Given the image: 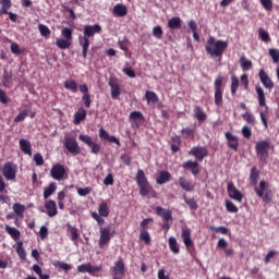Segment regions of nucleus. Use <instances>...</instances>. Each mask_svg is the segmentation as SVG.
<instances>
[{
  "label": "nucleus",
  "mask_w": 279,
  "mask_h": 279,
  "mask_svg": "<svg viewBox=\"0 0 279 279\" xmlns=\"http://www.w3.org/2000/svg\"><path fill=\"white\" fill-rule=\"evenodd\" d=\"M182 138H194L195 137V129L183 128L181 130Z\"/></svg>",
  "instance_id": "obj_41"
},
{
  "label": "nucleus",
  "mask_w": 279,
  "mask_h": 279,
  "mask_svg": "<svg viewBox=\"0 0 279 279\" xmlns=\"http://www.w3.org/2000/svg\"><path fill=\"white\" fill-rule=\"evenodd\" d=\"M14 247L20 258H22V260H25V258H27V254L25 253V247H23V242L22 241L16 242Z\"/></svg>",
  "instance_id": "obj_37"
},
{
  "label": "nucleus",
  "mask_w": 279,
  "mask_h": 279,
  "mask_svg": "<svg viewBox=\"0 0 279 279\" xmlns=\"http://www.w3.org/2000/svg\"><path fill=\"white\" fill-rule=\"evenodd\" d=\"M269 56L272 58L275 64L279 63V50L278 49H269Z\"/></svg>",
  "instance_id": "obj_55"
},
{
  "label": "nucleus",
  "mask_w": 279,
  "mask_h": 279,
  "mask_svg": "<svg viewBox=\"0 0 279 279\" xmlns=\"http://www.w3.org/2000/svg\"><path fill=\"white\" fill-rule=\"evenodd\" d=\"M169 29H182V19L174 16L168 21Z\"/></svg>",
  "instance_id": "obj_29"
},
{
  "label": "nucleus",
  "mask_w": 279,
  "mask_h": 279,
  "mask_svg": "<svg viewBox=\"0 0 279 279\" xmlns=\"http://www.w3.org/2000/svg\"><path fill=\"white\" fill-rule=\"evenodd\" d=\"M181 239H183L185 247H193V240L191 239V229L183 228L181 232Z\"/></svg>",
  "instance_id": "obj_24"
},
{
  "label": "nucleus",
  "mask_w": 279,
  "mask_h": 279,
  "mask_svg": "<svg viewBox=\"0 0 279 279\" xmlns=\"http://www.w3.org/2000/svg\"><path fill=\"white\" fill-rule=\"evenodd\" d=\"M191 156H195L198 162H202L208 156V148L204 146H195L190 150Z\"/></svg>",
  "instance_id": "obj_14"
},
{
  "label": "nucleus",
  "mask_w": 279,
  "mask_h": 279,
  "mask_svg": "<svg viewBox=\"0 0 279 279\" xmlns=\"http://www.w3.org/2000/svg\"><path fill=\"white\" fill-rule=\"evenodd\" d=\"M215 86V104L217 106H223V89H221V86H223V76H217L214 83Z\"/></svg>",
  "instance_id": "obj_9"
},
{
  "label": "nucleus",
  "mask_w": 279,
  "mask_h": 279,
  "mask_svg": "<svg viewBox=\"0 0 279 279\" xmlns=\"http://www.w3.org/2000/svg\"><path fill=\"white\" fill-rule=\"evenodd\" d=\"M226 208L228 213H239V207H236V205H234V203L231 201L226 202Z\"/></svg>",
  "instance_id": "obj_56"
},
{
  "label": "nucleus",
  "mask_w": 279,
  "mask_h": 279,
  "mask_svg": "<svg viewBox=\"0 0 279 279\" xmlns=\"http://www.w3.org/2000/svg\"><path fill=\"white\" fill-rule=\"evenodd\" d=\"M145 99H146L147 104H158V101H159L158 94H156V92H151V90H146Z\"/></svg>",
  "instance_id": "obj_35"
},
{
  "label": "nucleus",
  "mask_w": 279,
  "mask_h": 279,
  "mask_svg": "<svg viewBox=\"0 0 279 279\" xmlns=\"http://www.w3.org/2000/svg\"><path fill=\"white\" fill-rule=\"evenodd\" d=\"M258 37L260 38V40H263V43H269V40H271V37H269V33H267V31H265L264 28L258 29Z\"/></svg>",
  "instance_id": "obj_52"
},
{
  "label": "nucleus",
  "mask_w": 279,
  "mask_h": 279,
  "mask_svg": "<svg viewBox=\"0 0 279 279\" xmlns=\"http://www.w3.org/2000/svg\"><path fill=\"white\" fill-rule=\"evenodd\" d=\"M263 8H265L268 12L274 10V2L271 0H260Z\"/></svg>",
  "instance_id": "obj_62"
},
{
  "label": "nucleus",
  "mask_w": 279,
  "mask_h": 279,
  "mask_svg": "<svg viewBox=\"0 0 279 279\" xmlns=\"http://www.w3.org/2000/svg\"><path fill=\"white\" fill-rule=\"evenodd\" d=\"M107 243H110V230L107 228H100L99 247H104Z\"/></svg>",
  "instance_id": "obj_25"
},
{
  "label": "nucleus",
  "mask_w": 279,
  "mask_h": 279,
  "mask_svg": "<svg viewBox=\"0 0 279 279\" xmlns=\"http://www.w3.org/2000/svg\"><path fill=\"white\" fill-rule=\"evenodd\" d=\"M45 208L47 210L48 217H56L58 215V206L56 205L53 199H49L45 204Z\"/></svg>",
  "instance_id": "obj_23"
},
{
  "label": "nucleus",
  "mask_w": 279,
  "mask_h": 279,
  "mask_svg": "<svg viewBox=\"0 0 279 279\" xmlns=\"http://www.w3.org/2000/svg\"><path fill=\"white\" fill-rule=\"evenodd\" d=\"M82 101L85 106V108H90L92 99H90V94H84L82 97Z\"/></svg>",
  "instance_id": "obj_64"
},
{
  "label": "nucleus",
  "mask_w": 279,
  "mask_h": 279,
  "mask_svg": "<svg viewBox=\"0 0 279 279\" xmlns=\"http://www.w3.org/2000/svg\"><path fill=\"white\" fill-rule=\"evenodd\" d=\"M5 232L11 235L13 241H16V243L21 240V231L14 227H10L9 225H5Z\"/></svg>",
  "instance_id": "obj_26"
},
{
  "label": "nucleus",
  "mask_w": 279,
  "mask_h": 279,
  "mask_svg": "<svg viewBox=\"0 0 279 279\" xmlns=\"http://www.w3.org/2000/svg\"><path fill=\"white\" fill-rule=\"evenodd\" d=\"M98 214L100 217H108L110 215V209H108V203L102 202L98 207Z\"/></svg>",
  "instance_id": "obj_42"
},
{
  "label": "nucleus",
  "mask_w": 279,
  "mask_h": 279,
  "mask_svg": "<svg viewBox=\"0 0 279 279\" xmlns=\"http://www.w3.org/2000/svg\"><path fill=\"white\" fill-rule=\"evenodd\" d=\"M20 147L23 154H26L27 156H32V143H29V141L25 138L20 140Z\"/></svg>",
  "instance_id": "obj_31"
},
{
  "label": "nucleus",
  "mask_w": 279,
  "mask_h": 279,
  "mask_svg": "<svg viewBox=\"0 0 279 279\" xmlns=\"http://www.w3.org/2000/svg\"><path fill=\"white\" fill-rule=\"evenodd\" d=\"M227 193L231 199L240 203L243 202V193H241V191L234 186V183H228Z\"/></svg>",
  "instance_id": "obj_13"
},
{
  "label": "nucleus",
  "mask_w": 279,
  "mask_h": 279,
  "mask_svg": "<svg viewBox=\"0 0 279 279\" xmlns=\"http://www.w3.org/2000/svg\"><path fill=\"white\" fill-rule=\"evenodd\" d=\"M27 117H29V111L23 110L22 112H20V113L14 118V122H15V123H21V121H25V119H27Z\"/></svg>",
  "instance_id": "obj_54"
},
{
  "label": "nucleus",
  "mask_w": 279,
  "mask_h": 279,
  "mask_svg": "<svg viewBox=\"0 0 279 279\" xmlns=\"http://www.w3.org/2000/svg\"><path fill=\"white\" fill-rule=\"evenodd\" d=\"M86 119V109L78 108L74 114V125H80Z\"/></svg>",
  "instance_id": "obj_27"
},
{
  "label": "nucleus",
  "mask_w": 279,
  "mask_h": 279,
  "mask_svg": "<svg viewBox=\"0 0 279 279\" xmlns=\"http://www.w3.org/2000/svg\"><path fill=\"white\" fill-rule=\"evenodd\" d=\"M209 230L220 234H228V232H230V230L227 227H210Z\"/></svg>",
  "instance_id": "obj_57"
},
{
  "label": "nucleus",
  "mask_w": 279,
  "mask_h": 279,
  "mask_svg": "<svg viewBox=\"0 0 279 279\" xmlns=\"http://www.w3.org/2000/svg\"><path fill=\"white\" fill-rule=\"evenodd\" d=\"M11 52L15 53V56H21V53H23V50H21V47L19 46V44L13 43L11 44Z\"/></svg>",
  "instance_id": "obj_63"
},
{
  "label": "nucleus",
  "mask_w": 279,
  "mask_h": 279,
  "mask_svg": "<svg viewBox=\"0 0 279 279\" xmlns=\"http://www.w3.org/2000/svg\"><path fill=\"white\" fill-rule=\"evenodd\" d=\"M183 169L185 171H191L192 174L194 175H199V162L193 161V160H187L182 165Z\"/></svg>",
  "instance_id": "obj_17"
},
{
  "label": "nucleus",
  "mask_w": 279,
  "mask_h": 279,
  "mask_svg": "<svg viewBox=\"0 0 279 279\" xmlns=\"http://www.w3.org/2000/svg\"><path fill=\"white\" fill-rule=\"evenodd\" d=\"M155 210L158 217H162L163 221H171V219H173V214L169 209L158 206L155 208Z\"/></svg>",
  "instance_id": "obj_21"
},
{
  "label": "nucleus",
  "mask_w": 279,
  "mask_h": 279,
  "mask_svg": "<svg viewBox=\"0 0 279 279\" xmlns=\"http://www.w3.org/2000/svg\"><path fill=\"white\" fill-rule=\"evenodd\" d=\"M242 119H243L244 121H246V123H248V125H256V118L254 117L253 113L245 112V113L242 116Z\"/></svg>",
  "instance_id": "obj_48"
},
{
  "label": "nucleus",
  "mask_w": 279,
  "mask_h": 279,
  "mask_svg": "<svg viewBox=\"0 0 279 279\" xmlns=\"http://www.w3.org/2000/svg\"><path fill=\"white\" fill-rule=\"evenodd\" d=\"M68 232L71 234V241H77L80 239V233H77V228L71 226L70 223L66 225Z\"/></svg>",
  "instance_id": "obj_44"
},
{
  "label": "nucleus",
  "mask_w": 279,
  "mask_h": 279,
  "mask_svg": "<svg viewBox=\"0 0 279 279\" xmlns=\"http://www.w3.org/2000/svg\"><path fill=\"white\" fill-rule=\"evenodd\" d=\"M194 114L199 123H204V121H206V119H208V116L206 114L204 109H202V107H199V106H195Z\"/></svg>",
  "instance_id": "obj_28"
},
{
  "label": "nucleus",
  "mask_w": 279,
  "mask_h": 279,
  "mask_svg": "<svg viewBox=\"0 0 279 279\" xmlns=\"http://www.w3.org/2000/svg\"><path fill=\"white\" fill-rule=\"evenodd\" d=\"M255 90L257 94L258 106L260 108H266V110H269V107H267V98L265 97V89H263L260 85H256Z\"/></svg>",
  "instance_id": "obj_16"
},
{
  "label": "nucleus",
  "mask_w": 279,
  "mask_h": 279,
  "mask_svg": "<svg viewBox=\"0 0 279 279\" xmlns=\"http://www.w3.org/2000/svg\"><path fill=\"white\" fill-rule=\"evenodd\" d=\"M93 187H80L77 189V193L81 197H86V195H90Z\"/></svg>",
  "instance_id": "obj_59"
},
{
  "label": "nucleus",
  "mask_w": 279,
  "mask_h": 279,
  "mask_svg": "<svg viewBox=\"0 0 279 279\" xmlns=\"http://www.w3.org/2000/svg\"><path fill=\"white\" fill-rule=\"evenodd\" d=\"M0 14H8V10L12 8V0H1Z\"/></svg>",
  "instance_id": "obj_43"
},
{
  "label": "nucleus",
  "mask_w": 279,
  "mask_h": 279,
  "mask_svg": "<svg viewBox=\"0 0 279 279\" xmlns=\"http://www.w3.org/2000/svg\"><path fill=\"white\" fill-rule=\"evenodd\" d=\"M113 274H114V276H123V274H125V264H123L122 258H120V260H118L114 264Z\"/></svg>",
  "instance_id": "obj_32"
},
{
  "label": "nucleus",
  "mask_w": 279,
  "mask_h": 279,
  "mask_svg": "<svg viewBox=\"0 0 279 279\" xmlns=\"http://www.w3.org/2000/svg\"><path fill=\"white\" fill-rule=\"evenodd\" d=\"M32 269L40 279H49L50 278L48 274H43V268H40L38 266V264L33 265Z\"/></svg>",
  "instance_id": "obj_46"
},
{
  "label": "nucleus",
  "mask_w": 279,
  "mask_h": 279,
  "mask_svg": "<svg viewBox=\"0 0 279 279\" xmlns=\"http://www.w3.org/2000/svg\"><path fill=\"white\" fill-rule=\"evenodd\" d=\"M179 186H181V189H183V191H187V193L195 191V184H193V182L186 180V177L179 178Z\"/></svg>",
  "instance_id": "obj_22"
},
{
  "label": "nucleus",
  "mask_w": 279,
  "mask_h": 279,
  "mask_svg": "<svg viewBox=\"0 0 279 279\" xmlns=\"http://www.w3.org/2000/svg\"><path fill=\"white\" fill-rule=\"evenodd\" d=\"M61 35L64 39H57L56 45L58 49H70L73 45V28L64 27L61 31Z\"/></svg>",
  "instance_id": "obj_5"
},
{
  "label": "nucleus",
  "mask_w": 279,
  "mask_h": 279,
  "mask_svg": "<svg viewBox=\"0 0 279 279\" xmlns=\"http://www.w3.org/2000/svg\"><path fill=\"white\" fill-rule=\"evenodd\" d=\"M95 34H101V25H86L83 31V38L80 37V45L82 47V56L84 59L88 56V49L90 47V38L95 36Z\"/></svg>",
  "instance_id": "obj_1"
},
{
  "label": "nucleus",
  "mask_w": 279,
  "mask_h": 279,
  "mask_svg": "<svg viewBox=\"0 0 279 279\" xmlns=\"http://www.w3.org/2000/svg\"><path fill=\"white\" fill-rule=\"evenodd\" d=\"M225 136L227 138L228 147H230V149H233V151H239V137L232 134V132H227Z\"/></svg>",
  "instance_id": "obj_15"
},
{
  "label": "nucleus",
  "mask_w": 279,
  "mask_h": 279,
  "mask_svg": "<svg viewBox=\"0 0 279 279\" xmlns=\"http://www.w3.org/2000/svg\"><path fill=\"white\" fill-rule=\"evenodd\" d=\"M151 221H154V219H151V218L144 219L140 225V232H143V230H147L149 228V223H151Z\"/></svg>",
  "instance_id": "obj_61"
},
{
  "label": "nucleus",
  "mask_w": 279,
  "mask_h": 279,
  "mask_svg": "<svg viewBox=\"0 0 279 279\" xmlns=\"http://www.w3.org/2000/svg\"><path fill=\"white\" fill-rule=\"evenodd\" d=\"M13 213H15L16 217L23 219V215L25 213V205L21 203L13 204Z\"/></svg>",
  "instance_id": "obj_39"
},
{
  "label": "nucleus",
  "mask_w": 279,
  "mask_h": 279,
  "mask_svg": "<svg viewBox=\"0 0 279 279\" xmlns=\"http://www.w3.org/2000/svg\"><path fill=\"white\" fill-rule=\"evenodd\" d=\"M240 64L243 71H250V69H252V61L246 60L245 57L240 58Z\"/></svg>",
  "instance_id": "obj_53"
},
{
  "label": "nucleus",
  "mask_w": 279,
  "mask_h": 279,
  "mask_svg": "<svg viewBox=\"0 0 279 279\" xmlns=\"http://www.w3.org/2000/svg\"><path fill=\"white\" fill-rule=\"evenodd\" d=\"M113 14L114 16H126L128 15V7H125L124 4L118 3L114 5L113 8Z\"/></svg>",
  "instance_id": "obj_30"
},
{
  "label": "nucleus",
  "mask_w": 279,
  "mask_h": 279,
  "mask_svg": "<svg viewBox=\"0 0 279 279\" xmlns=\"http://www.w3.org/2000/svg\"><path fill=\"white\" fill-rule=\"evenodd\" d=\"M140 239L141 241H144L146 245L151 243V236H149V232H147V230L140 231Z\"/></svg>",
  "instance_id": "obj_51"
},
{
  "label": "nucleus",
  "mask_w": 279,
  "mask_h": 279,
  "mask_svg": "<svg viewBox=\"0 0 279 279\" xmlns=\"http://www.w3.org/2000/svg\"><path fill=\"white\" fill-rule=\"evenodd\" d=\"M228 49V41L221 39L216 40L215 37L210 36L205 45V51L210 58H221L223 52Z\"/></svg>",
  "instance_id": "obj_2"
},
{
  "label": "nucleus",
  "mask_w": 279,
  "mask_h": 279,
  "mask_svg": "<svg viewBox=\"0 0 279 279\" xmlns=\"http://www.w3.org/2000/svg\"><path fill=\"white\" fill-rule=\"evenodd\" d=\"M258 178H260V172L258 171V168H256V166H254L251 169V175H250L251 184L253 186H256V184H258Z\"/></svg>",
  "instance_id": "obj_34"
},
{
  "label": "nucleus",
  "mask_w": 279,
  "mask_h": 279,
  "mask_svg": "<svg viewBox=\"0 0 279 279\" xmlns=\"http://www.w3.org/2000/svg\"><path fill=\"white\" fill-rule=\"evenodd\" d=\"M64 88L72 90V93H77V83L74 80H68L64 82Z\"/></svg>",
  "instance_id": "obj_45"
},
{
  "label": "nucleus",
  "mask_w": 279,
  "mask_h": 279,
  "mask_svg": "<svg viewBox=\"0 0 279 279\" xmlns=\"http://www.w3.org/2000/svg\"><path fill=\"white\" fill-rule=\"evenodd\" d=\"M78 140L82 143H85V145H88L92 149V154H99V151H101V146H99V144L93 142V137H90L89 135H80Z\"/></svg>",
  "instance_id": "obj_11"
},
{
  "label": "nucleus",
  "mask_w": 279,
  "mask_h": 279,
  "mask_svg": "<svg viewBox=\"0 0 279 279\" xmlns=\"http://www.w3.org/2000/svg\"><path fill=\"white\" fill-rule=\"evenodd\" d=\"M157 184H167L171 182V173L169 171H161L159 178L156 179Z\"/></svg>",
  "instance_id": "obj_33"
},
{
  "label": "nucleus",
  "mask_w": 279,
  "mask_h": 279,
  "mask_svg": "<svg viewBox=\"0 0 279 279\" xmlns=\"http://www.w3.org/2000/svg\"><path fill=\"white\" fill-rule=\"evenodd\" d=\"M56 189H58V186L56 185V182H52L49 184V186L45 187L44 199H49V197H51V195L56 193Z\"/></svg>",
  "instance_id": "obj_36"
},
{
  "label": "nucleus",
  "mask_w": 279,
  "mask_h": 279,
  "mask_svg": "<svg viewBox=\"0 0 279 279\" xmlns=\"http://www.w3.org/2000/svg\"><path fill=\"white\" fill-rule=\"evenodd\" d=\"M108 84L111 88V97L113 99H119L121 95V87L119 86V83L114 78H110Z\"/></svg>",
  "instance_id": "obj_20"
},
{
  "label": "nucleus",
  "mask_w": 279,
  "mask_h": 279,
  "mask_svg": "<svg viewBox=\"0 0 279 279\" xmlns=\"http://www.w3.org/2000/svg\"><path fill=\"white\" fill-rule=\"evenodd\" d=\"M183 201L189 206L191 210H197L199 208V205L197 204V201L195 198H187L186 194L183 195Z\"/></svg>",
  "instance_id": "obj_38"
},
{
  "label": "nucleus",
  "mask_w": 279,
  "mask_h": 279,
  "mask_svg": "<svg viewBox=\"0 0 279 279\" xmlns=\"http://www.w3.org/2000/svg\"><path fill=\"white\" fill-rule=\"evenodd\" d=\"M50 175L53 180H66L69 173H66V168L62 163H54L50 169Z\"/></svg>",
  "instance_id": "obj_8"
},
{
  "label": "nucleus",
  "mask_w": 279,
  "mask_h": 279,
  "mask_svg": "<svg viewBox=\"0 0 279 279\" xmlns=\"http://www.w3.org/2000/svg\"><path fill=\"white\" fill-rule=\"evenodd\" d=\"M258 77L259 82L267 88V90H271L276 86L271 77H269V74L265 72V69L259 70Z\"/></svg>",
  "instance_id": "obj_12"
},
{
  "label": "nucleus",
  "mask_w": 279,
  "mask_h": 279,
  "mask_svg": "<svg viewBox=\"0 0 279 279\" xmlns=\"http://www.w3.org/2000/svg\"><path fill=\"white\" fill-rule=\"evenodd\" d=\"M162 34H163V32H162V27L161 26H155L153 28V36L155 38H157L158 40H160V38H162Z\"/></svg>",
  "instance_id": "obj_58"
},
{
  "label": "nucleus",
  "mask_w": 279,
  "mask_h": 279,
  "mask_svg": "<svg viewBox=\"0 0 279 279\" xmlns=\"http://www.w3.org/2000/svg\"><path fill=\"white\" fill-rule=\"evenodd\" d=\"M236 90H239V77L236 75L231 76V95H236Z\"/></svg>",
  "instance_id": "obj_47"
},
{
  "label": "nucleus",
  "mask_w": 279,
  "mask_h": 279,
  "mask_svg": "<svg viewBox=\"0 0 279 279\" xmlns=\"http://www.w3.org/2000/svg\"><path fill=\"white\" fill-rule=\"evenodd\" d=\"M255 151L258 160L265 162L269 158V143L267 141H260L256 143Z\"/></svg>",
  "instance_id": "obj_7"
},
{
  "label": "nucleus",
  "mask_w": 279,
  "mask_h": 279,
  "mask_svg": "<svg viewBox=\"0 0 279 279\" xmlns=\"http://www.w3.org/2000/svg\"><path fill=\"white\" fill-rule=\"evenodd\" d=\"M39 34L44 36V38H48V36H51V29L45 24L38 25Z\"/></svg>",
  "instance_id": "obj_49"
},
{
  "label": "nucleus",
  "mask_w": 279,
  "mask_h": 279,
  "mask_svg": "<svg viewBox=\"0 0 279 279\" xmlns=\"http://www.w3.org/2000/svg\"><path fill=\"white\" fill-rule=\"evenodd\" d=\"M254 191L257 196L262 197L265 204H269L271 197H274V192L269 189V183L267 181H260L259 186H255Z\"/></svg>",
  "instance_id": "obj_4"
},
{
  "label": "nucleus",
  "mask_w": 279,
  "mask_h": 279,
  "mask_svg": "<svg viewBox=\"0 0 279 279\" xmlns=\"http://www.w3.org/2000/svg\"><path fill=\"white\" fill-rule=\"evenodd\" d=\"M168 243L172 254H180V246H178V240L175 238H169Z\"/></svg>",
  "instance_id": "obj_40"
},
{
  "label": "nucleus",
  "mask_w": 279,
  "mask_h": 279,
  "mask_svg": "<svg viewBox=\"0 0 279 279\" xmlns=\"http://www.w3.org/2000/svg\"><path fill=\"white\" fill-rule=\"evenodd\" d=\"M130 121H133V128H140L141 123L145 121V117L143 116V112L141 111H132L129 116Z\"/></svg>",
  "instance_id": "obj_18"
},
{
  "label": "nucleus",
  "mask_w": 279,
  "mask_h": 279,
  "mask_svg": "<svg viewBox=\"0 0 279 279\" xmlns=\"http://www.w3.org/2000/svg\"><path fill=\"white\" fill-rule=\"evenodd\" d=\"M135 180L140 187V195H142V197H147V195H149V191H151V185H149V181L147 180L143 169L137 170Z\"/></svg>",
  "instance_id": "obj_3"
},
{
  "label": "nucleus",
  "mask_w": 279,
  "mask_h": 279,
  "mask_svg": "<svg viewBox=\"0 0 279 279\" xmlns=\"http://www.w3.org/2000/svg\"><path fill=\"white\" fill-rule=\"evenodd\" d=\"M63 145L73 156H77V154H80V144H77V140H75V137L65 136Z\"/></svg>",
  "instance_id": "obj_10"
},
{
  "label": "nucleus",
  "mask_w": 279,
  "mask_h": 279,
  "mask_svg": "<svg viewBox=\"0 0 279 279\" xmlns=\"http://www.w3.org/2000/svg\"><path fill=\"white\" fill-rule=\"evenodd\" d=\"M53 266L61 269V271H71V269H72L71 265L66 264L64 262H54Z\"/></svg>",
  "instance_id": "obj_50"
},
{
  "label": "nucleus",
  "mask_w": 279,
  "mask_h": 279,
  "mask_svg": "<svg viewBox=\"0 0 279 279\" xmlns=\"http://www.w3.org/2000/svg\"><path fill=\"white\" fill-rule=\"evenodd\" d=\"M34 161L37 167H43L45 165V159L43 158V155H40V153L34 155Z\"/></svg>",
  "instance_id": "obj_60"
},
{
  "label": "nucleus",
  "mask_w": 279,
  "mask_h": 279,
  "mask_svg": "<svg viewBox=\"0 0 279 279\" xmlns=\"http://www.w3.org/2000/svg\"><path fill=\"white\" fill-rule=\"evenodd\" d=\"M100 269H101V267H99V266L93 267V265H90V263L83 264L77 267V271L80 274H95V272L99 271Z\"/></svg>",
  "instance_id": "obj_19"
},
{
  "label": "nucleus",
  "mask_w": 279,
  "mask_h": 279,
  "mask_svg": "<svg viewBox=\"0 0 279 279\" xmlns=\"http://www.w3.org/2000/svg\"><path fill=\"white\" fill-rule=\"evenodd\" d=\"M19 173V166L12 161H7L2 167V175L8 181L16 180Z\"/></svg>",
  "instance_id": "obj_6"
}]
</instances>
